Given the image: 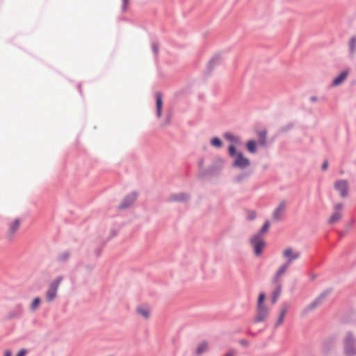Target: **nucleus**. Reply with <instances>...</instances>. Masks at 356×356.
Returning a JSON list of instances; mask_svg holds the SVG:
<instances>
[{
  "label": "nucleus",
  "instance_id": "2eb2a0df",
  "mask_svg": "<svg viewBox=\"0 0 356 356\" xmlns=\"http://www.w3.org/2000/svg\"><path fill=\"white\" fill-rule=\"evenodd\" d=\"M71 252L70 250H65L59 252L56 257V261L60 264H65L70 259Z\"/></svg>",
  "mask_w": 356,
  "mask_h": 356
},
{
  "label": "nucleus",
  "instance_id": "7c9ffc66",
  "mask_svg": "<svg viewBox=\"0 0 356 356\" xmlns=\"http://www.w3.org/2000/svg\"><path fill=\"white\" fill-rule=\"evenodd\" d=\"M265 298V293L263 292L260 293L258 296L257 307H266V305H264Z\"/></svg>",
  "mask_w": 356,
  "mask_h": 356
},
{
  "label": "nucleus",
  "instance_id": "dca6fc26",
  "mask_svg": "<svg viewBox=\"0 0 356 356\" xmlns=\"http://www.w3.org/2000/svg\"><path fill=\"white\" fill-rule=\"evenodd\" d=\"M156 98V115L159 118L161 115L162 112V106H163V100H162V95L161 92H156L155 94Z\"/></svg>",
  "mask_w": 356,
  "mask_h": 356
},
{
  "label": "nucleus",
  "instance_id": "3c124183",
  "mask_svg": "<svg viewBox=\"0 0 356 356\" xmlns=\"http://www.w3.org/2000/svg\"><path fill=\"white\" fill-rule=\"evenodd\" d=\"M77 88H78L80 95H82V89H81V83L78 84Z\"/></svg>",
  "mask_w": 356,
  "mask_h": 356
},
{
  "label": "nucleus",
  "instance_id": "f704fd0d",
  "mask_svg": "<svg viewBox=\"0 0 356 356\" xmlns=\"http://www.w3.org/2000/svg\"><path fill=\"white\" fill-rule=\"evenodd\" d=\"M341 218V215L339 212H334L331 217L330 218L328 222L330 224H332L337 220H339Z\"/></svg>",
  "mask_w": 356,
  "mask_h": 356
},
{
  "label": "nucleus",
  "instance_id": "a18cd8bd",
  "mask_svg": "<svg viewBox=\"0 0 356 356\" xmlns=\"http://www.w3.org/2000/svg\"><path fill=\"white\" fill-rule=\"evenodd\" d=\"M236 354V351L234 350H231L228 353H227L224 356H234Z\"/></svg>",
  "mask_w": 356,
  "mask_h": 356
},
{
  "label": "nucleus",
  "instance_id": "9b49d317",
  "mask_svg": "<svg viewBox=\"0 0 356 356\" xmlns=\"http://www.w3.org/2000/svg\"><path fill=\"white\" fill-rule=\"evenodd\" d=\"M23 314V308L21 304L17 305L7 316L8 319H19L22 317Z\"/></svg>",
  "mask_w": 356,
  "mask_h": 356
},
{
  "label": "nucleus",
  "instance_id": "c03bdc74",
  "mask_svg": "<svg viewBox=\"0 0 356 356\" xmlns=\"http://www.w3.org/2000/svg\"><path fill=\"white\" fill-rule=\"evenodd\" d=\"M327 167H328V161H327V160H325V161L323 163V164H322L321 169H322L323 170H327Z\"/></svg>",
  "mask_w": 356,
  "mask_h": 356
},
{
  "label": "nucleus",
  "instance_id": "412c9836",
  "mask_svg": "<svg viewBox=\"0 0 356 356\" xmlns=\"http://www.w3.org/2000/svg\"><path fill=\"white\" fill-rule=\"evenodd\" d=\"M19 220L18 218H16L10 225L9 227V237H11L18 229L19 227Z\"/></svg>",
  "mask_w": 356,
  "mask_h": 356
},
{
  "label": "nucleus",
  "instance_id": "cd10ccee",
  "mask_svg": "<svg viewBox=\"0 0 356 356\" xmlns=\"http://www.w3.org/2000/svg\"><path fill=\"white\" fill-rule=\"evenodd\" d=\"M40 302L41 299L39 297L35 298L30 305V309L32 312L36 310L39 307Z\"/></svg>",
  "mask_w": 356,
  "mask_h": 356
},
{
  "label": "nucleus",
  "instance_id": "f8f14e48",
  "mask_svg": "<svg viewBox=\"0 0 356 356\" xmlns=\"http://www.w3.org/2000/svg\"><path fill=\"white\" fill-rule=\"evenodd\" d=\"M331 293L330 289L324 290L321 294L316 297L310 304L315 309L320 305L324 299Z\"/></svg>",
  "mask_w": 356,
  "mask_h": 356
},
{
  "label": "nucleus",
  "instance_id": "a19ab883",
  "mask_svg": "<svg viewBox=\"0 0 356 356\" xmlns=\"http://www.w3.org/2000/svg\"><path fill=\"white\" fill-rule=\"evenodd\" d=\"M239 343L241 346H243V347H248L249 345H250V343L248 340L246 339H241L239 341Z\"/></svg>",
  "mask_w": 356,
  "mask_h": 356
},
{
  "label": "nucleus",
  "instance_id": "37998d69",
  "mask_svg": "<svg viewBox=\"0 0 356 356\" xmlns=\"http://www.w3.org/2000/svg\"><path fill=\"white\" fill-rule=\"evenodd\" d=\"M313 309H314V308L309 304L304 309V313H307Z\"/></svg>",
  "mask_w": 356,
  "mask_h": 356
},
{
  "label": "nucleus",
  "instance_id": "ddd939ff",
  "mask_svg": "<svg viewBox=\"0 0 356 356\" xmlns=\"http://www.w3.org/2000/svg\"><path fill=\"white\" fill-rule=\"evenodd\" d=\"M285 208H286V202L284 201H282L273 213V220L277 222L281 220V213L283 211H284Z\"/></svg>",
  "mask_w": 356,
  "mask_h": 356
},
{
  "label": "nucleus",
  "instance_id": "de8ad7c7",
  "mask_svg": "<svg viewBox=\"0 0 356 356\" xmlns=\"http://www.w3.org/2000/svg\"><path fill=\"white\" fill-rule=\"evenodd\" d=\"M117 234H118V232H117V231H116V230H115V229H112V230L111 231V234H110V237H109V238H113V237L117 235Z\"/></svg>",
  "mask_w": 356,
  "mask_h": 356
},
{
  "label": "nucleus",
  "instance_id": "4c0bfd02",
  "mask_svg": "<svg viewBox=\"0 0 356 356\" xmlns=\"http://www.w3.org/2000/svg\"><path fill=\"white\" fill-rule=\"evenodd\" d=\"M255 218H256V213L254 211H252L248 212V214L247 216L248 220H252L255 219Z\"/></svg>",
  "mask_w": 356,
  "mask_h": 356
},
{
  "label": "nucleus",
  "instance_id": "1a4fd4ad",
  "mask_svg": "<svg viewBox=\"0 0 356 356\" xmlns=\"http://www.w3.org/2000/svg\"><path fill=\"white\" fill-rule=\"evenodd\" d=\"M334 188L340 193L341 197L348 195V182L346 180L340 179L335 182Z\"/></svg>",
  "mask_w": 356,
  "mask_h": 356
},
{
  "label": "nucleus",
  "instance_id": "39448f33",
  "mask_svg": "<svg viewBox=\"0 0 356 356\" xmlns=\"http://www.w3.org/2000/svg\"><path fill=\"white\" fill-rule=\"evenodd\" d=\"M269 315V309L266 307H257V314L253 318L254 323H258L264 321Z\"/></svg>",
  "mask_w": 356,
  "mask_h": 356
},
{
  "label": "nucleus",
  "instance_id": "f03ea898",
  "mask_svg": "<svg viewBox=\"0 0 356 356\" xmlns=\"http://www.w3.org/2000/svg\"><path fill=\"white\" fill-rule=\"evenodd\" d=\"M343 353L345 356H356V337L351 331L347 332L344 338Z\"/></svg>",
  "mask_w": 356,
  "mask_h": 356
},
{
  "label": "nucleus",
  "instance_id": "bb28decb",
  "mask_svg": "<svg viewBox=\"0 0 356 356\" xmlns=\"http://www.w3.org/2000/svg\"><path fill=\"white\" fill-rule=\"evenodd\" d=\"M211 145L216 148H220L222 146V141L219 137H213L210 140Z\"/></svg>",
  "mask_w": 356,
  "mask_h": 356
},
{
  "label": "nucleus",
  "instance_id": "473e14b6",
  "mask_svg": "<svg viewBox=\"0 0 356 356\" xmlns=\"http://www.w3.org/2000/svg\"><path fill=\"white\" fill-rule=\"evenodd\" d=\"M151 44H152V49L153 54L155 56V59H156V60H157V56H158V54H159L158 44H157V42L156 41L152 40V42H151Z\"/></svg>",
  "mask_w": 356,
  "mask_h": 356
},
{
  "label": "nucleus",
  "instance_id": "5701e85b",
  "mask_svg": "<svg viewBox=\"0 0 356 356\" xmlns=\"http://www.w3.org/2000/svg\"><path fill=\"white\" fill-rule=\"evenodd\" d=\"M257 147V142L254 140H250L246 143L247 150L252 154L256 152Z\"/></svg>",
  "mask_w": 356,
  "mask_h": 356
},
{
  "label": "nucleus",
  "instance_id": "09e8293b",
  "mask_svg": "<svg viewBox=\"0 0 356 356\" xmlns=\"http://www.w3.org/2000/svg\"><path fill=\"white\" fill-rule=\"evenodd\" d=\"M3 356H12V352L11 350H6L5 352H4V355Z\"/></svg>",
  "mask_w": 356,
  "mask_h": 356
},
{
  "label": "nucleus",
  "instance_id": "7ed1b4c3",
  "mask_svg": "<svg viewBox=\"0 0 356 356\" xmlns=\"http://www.w3.org/2000/svg\"><path fill=\"white\" fill-rule=\"evenodd\" d=\"M222 165L216 163H212L205 170H201L198 172L197 177L200 179H204L206 177H213L217 175L222 170Z\"/></svg>",
  "mask_w": 356,
  "mask_h": 356
},
{
  "label": "nucleus",
  "instance_id": "6e6d98bb",
  "mask_svg": "<svg viewBox=\"0 0 356 356\" xmlns=\"http://www.w3.org/2000/svg\"><path fill=\"white\" fill-rule=\"evenodd\" d=\"M219 161H220L221 164L222 165L223 163V160L222 159H219Z\"/></svg>",
  "mask_w": 356,
  "mask_h": 356
},
{
  "label": "nucleus",
  "instance_id": "c9c22d12",
  "mask_svg": "<svg viewBox=\"0 0 356 356\" xmlns=\"http://www.w3.org/2000/svg\"><path fill=\"white\" fill-rule=\"evenodd\" d=\"M63 280V276H58L50 284L51 286H55V288H58V286L59 284H60V282H62V280Z\"/></svg>",
  "mask_w": 356,
  "mask_h": 356
},
{
  "label": "nucleus",
  "instance_id": "0eeeda50",
  "mask_svg": "<svg viewBox=\"0 0 356 356\" xmlns=\"http://www.w3.org/2000/svg\"><path fill=\"white\" fill-rule=\"evenodd\" d=\"M283 256L287 259V261L284 265L289 267V266L296 259H298L300 256V252H293L292 248H289L284 250L283 252Z\"/></svg>",
  "mask_w": 356,
  "mask_h": 356
},
{
  "label": "nucleus",
  "instance_id": "79ce46f5",
  "mask_svg": "<svg viewBox=\"0 0 356 356\" xmlns=\"http://www.w3.org/2000/svg\"><path fill=\"white\" fill-rule=\"evenodd\" d=\"M128 3L129 0H122V10L123 12L126 10Z\"/></svg>",
  "mask_w": 356,
  "mask_h": 356
},
{
  "label": "nucleus",
  "instance_id": "9d476101",
  "mask_svg": "<svg viewBox=\"0 0 356 356\" xmlns=\"http://www.w3.org/2000/svg\"><path fill=\"white\" fill-rule=\"evenodd\" d=\"M222 62L221 53L214 55L207 64V72L211 73L215 67L219 65Z\"/></svg>",
  "mask_w": 356,
  "mask_h": 356
},
{
  "label": "nucleus",
  "instance_id": "49530a36",
  "mask_svg": "<svg viewBox=\"0 0 356 356\" xmlns=\"http://www.w3.org/2000/svg\"><path fill=\"white\" fill-rule=\"evenodd\" d=\"M95 255L98 257L102 254V249L100 248H98L95 251Z\"/></svg>",
  "mask_w": 356,
  "mask_h": 356
},
{
  "label": "nucleus",
  "instance_id": "c85d7f7f",
  "mask_svg": "<svg viewBox=\"0 0 356 356\" xmlns=\"http://www.w3.org/2000/svg\"><path fill=\"white\" fill-rule=\"evenodd\" d=\"M270 227V222L268 220H266L261 227V228L259 229V231L255 234L259 235V236H261L262 234L267 232Z\"/></svg>",
  "mask_w": 356,
  "mask_h": 356
},
{
  "label": "nucleus",
  "instance_id": "e433bc0d",
  "mask_svg": "<svg viewBox=\"0 0 356 356\" xmlns=\"http://www.w3.org/2000/svg\"><path fill=\"white\" fill-rule=\"evenodd\" d=\"M293 127V124L292 122L289 123L288 124L281 127L280 129V132H286Z\"/></svg>",
  "mask_w": 356,
  "mask_h": 356
},
{
  "label": "nucleus",
  "instance_id": "423d86ee",
  "mask_svg": "<svg viewBox=\"0 0 356 356\" xmlns=\"http://www.w3.org/2000/svg\"><path fill=\"white\" fill-rule=\"evenodd\" d=\"M137 197V193L136 192H131L129 194L127 195L123 200H122V202L118 206V209H125L128 207H129L136 200Z\"/></svg>",
  "mask_w": 356,
  "mask_h": 356
},
{
  "label": "nucleus",
  "instance_id": "c756f323",
  "mask_svg": "<svg viewBox=\"0 0 356 356\" xmlns=\"http://www.w3.org/2000/svg\"><path fill=\"white\" fill-rule=\"evenodd\" d=\"M207 347H208V346L206 342H203V343H200L196 349V355H200L203 354L204 353H205L206 350H207Z\"/></svg>",
  "mask_w": 356,
  "mask_h": 356
},
{
  "label": "nucleus",
  "instance_id": "6ab92c4d",
  "mask_svg": "<svg viewBox=\"0 0 356 356\" xmlns=\"http://www.w3.org/2000/svg\"><path fill=\"white\" fill-rule=\"evenodd\" d=\"M334 341V338H329L325 341L323 345V351L325 355H327L332 348Z\"/></svg>",
  "mask_w": 356,
  "mask_h": 356
},
{
  "label": "nucleus",
  "instance_id": "a211bd4d",
  "mask_svg": "<svg viewBox=\"0 0 356 356\" xmlns=\"http://www.w3.org/2000/svg\"><path fill=\"white\" fill-rule=\"evenodd\" d=\"M58 288H55V286H51V284L49 286V289L46 293V298L48 302H51L56 296Z\"/></svg>",
  "mask_w": 356,
  "mask_h": 356
},
{
  "label": "nucleus",
  "instance_id": "b1692460",
  "mask_svg": "<svg viewBox=\"0 0 356 356\" xmlns=\"http://www.w3.org/2000/svg\"><path fill=\"white\" fill-rule=\"evenodd\" d=\"M288 268V266H286V265H282L280 266V268L277 270V271L276 272L275 275V277L273 278V282L274 283H276L277 282H278L279 280V278L280 277V276L284 273V272L286 271V268Z\"/></svg>",
  "mask_w": 356,
  "mask_h": 356
},
{
  "label": "nucleus",
  "instance_id": "20e7f679",
  "mask_svg": "<svg viewBox=\"0 0 356 356\" xmlns=\"http://www.w3.org/2000/svg\"><path fill=\"white\" fill-rule=\"evenodd\" d=\"M250 243L253 248L254 254L256 256L261 255L266 246V242L262 237L259 236V235H254L250 239Z\"/></svg>",
  "mask_w": 356,
  "mask_h": 356
},
{
  "label": "nucleus",
  "instance_id": "8fccbe9b",
  "mask_svg": "<svg viewBox=\"0 0 356 356\" xmlns=\"http://www.w3.org/2000/svg\"><path fill=\"white\" fill-rule=\"evenodd\" d=\"M247 333H248V334H249V335H250L252 337H256L257 334V332H252L250 330L247 331Z\"/></svg>",
  "mask_w": 356,
  "mask_h": 356
},
{
  "label": "nucleus",
  "instance_id": "a878e982",
  "mask_svg": "<svg viewBox=\"0 0 356 356\" xmlns=\"http://www.w3.org/2000/svg\"><path fill=\"white\" fill-rule=\"evenodd\" d=\"M349 51L351 54H354L356 52V36H353L348 43Z\"/></svg>",
  "mask_w": 356,
  "mask_h": 356
},
{
  "label": "nucleus",
  "instance_id": "4be33fe9",
  "mask_svg": "<svg viewBox=\"0 0 356 356\" xmlns=\"http://www.w3.org/2000/svg\"><path fill=\"white\" fill-rule=\"evenodd\" d=\"M224 137L225 139H227V140H229V142H231L232 144V145H236V144H238L240 141V139L237 136H235L233 134L230 133V132H226L224 134Z\"/></svg>",
  "mask_w": 356,
  "mask_h": 356
},
{
  "label": "nucleus",
  "instance_id": "ea45409f",
  "mask_svg": "<svg viewBox=\"0 0 356 356\" xmlns=\"http://www.w3.org/2000/svg\"><path fill=\"white\" fill-rule=\"evenodd\" d=\"M27 352L28 351L26 348H22L17 353L16 356H25L27 354Z\"/></svg>",
  "mask_w": 356,
  "mask_h": 356
},
{
  "label": "nucleus",
  "instance_id": "aec40b11",
  "mask_svg": "<svg viewBox=\"0 0 356 356\" xmlns=\"http://www.w3.org/2000/svg\"><path fill=\"white\" fill-rule=\"evenodd\" d=\"M281 291L282 286L281 284H278L271 294V302L273 304H275L277 301V299L281 293Z\"/></svg>",
  "mask_w": 356,
  "mask_h": 356
},
{
  "label": "nucleus",
  "instance_id": "5fc2aeb1",
  "mask_svg": "<svg viewBox=\"0 0 356 356\" xmlns=\"http://www.w3.org/2000/svg\"><path fill=\"white\" fill-rule=\"evenodd\" d=\"M341 206H342V204H337V205H336V208H337V209H339V208H341Z\"/></svg>",
  "mask_w": 356,
  "mask_h": 356
},
{
  "label": "nucleus",
  "instance_id": "f257e3e1",
  "mask_svg": "<svg viewBox=\"0 0 356 356\" xmlns=\"http://www.w3.org/2000/svg\"><path fill=\"white\" fill-rule=\"evenodd\" d=\"M228 154L230 157L235 158L232 164V167L244 169L250 165L249 159L245 157L241 152L237 151L236 145H230L228 147Z\"/></svg>",
  "mask_w": 356,
  "mask_h": 356
},
{
  "label": "nucleus",
  "instance_id": "603ef678",
  "mask_svg": "<svg viewBox=\"0 0 356 356\" xmlns=\"http://www.w3.org/2000/svg\"><path fill=\"white\" fill-rule=\"evenodd\" d=\"M310 100H311L312 102H316V101L317 100V97H316V96H312V97H310Z\"/></svg>",
  "mask_w": 356,
  "mask_h": 356
},
{
  "label": "nucleus",
  "instance_id": "58836bf2",
  "mask_svg": "<svg viewBox=\"0 0 356 356\" xmlns=\"http://www.w3.org/2000/svg\"><path fill=\"white\" fill-rule=\"evenodd\" d=\"M204 163V159H203V158H200V159L198 160L197 165H198L199 171H200V170H204V169L203 168Z\"/></svg>",
  "mask_w": 356,
  "mask_h": 356
},
{
  "label": "nucleus",
  "instance_id": "393cba45",
  "mask_svg": "<svg viewBox=\"0 0 356 356\" xmlns=\"http://www.w3.org/2000/svg\"><path fill=\"white\" fill-rule=\"evenodd\" d=\"M267 131L266 130L259 131L258 132L259 143L263 146L266 144Z\"/></svg>",
  "mask_w": 356,
  "mask_h": 356
},
{
  "label": "nucleus",
  "instance_id": "864d4df0",
  "mask_svg": "<svg viewBox=\"0 0 356 356\" xmlns=\"http://www.w3.org/2000/svg\"><path fill=\"white\" fill-rule=\"evenodd\" d=\"M316 276L315 275H312L310 276V280H311L312 281H314V280L316 279Z\"/></svg>",
  "mask_w": 356,
  "mask_h": 356
},
{
  "label": "nucleus",
  "instance_id": "4468645a",
  "mask_svg": "<svg viewBox=\"0 0 356 356\" xmlns=\"http://www.w3.org/2000/svg\"><path fill=\"white\" fill-rule=\"evenodd\" d=\"M288 312V306L286 303L283 304L281 307V310L278 316V318L275 324V328H277L281 324H282L284 316Z\"/></svg>",
  "mask_w": 356,
  "mask_h": 356
},
{
  "label": "nucleus",
  "instance_id": "72a5a7b5",
  "mask_svg": "<svg viewBox=\"0 0 356 356\" xmlns=\"http://www.w3.org/2000/svg\"><path fill=\"white\" fill-rule=\"evenodd\" d=\"M249 176V173L248 172H241L238 174L235 178L234 180L236 182L240 183L244 179L247 178Z\"/></svg>",
  "mask_w": 356,
  "mask_h": 356
},
{
  "label": "nucleus",
  "instance_id": "6e6552de",
  "mask_svg": "<svg viewBox=\"0 0 356 356\" xmlns=\"http://www.w3.org/2000/svg\"><path fill=\"white\" fill-rule=\"evenodd\" d=\"M190 199V195L187 193H173L171 194L168 199V202H186Z\"/></svg>",
  "mask_w": 356,
  "mask_h": 356
},
{
  "label": "nucleus",
  "instance_id": "f3484780",
  "mask_svg": "<svg viewBox=\"0 0 356 356\" xmlns=\"http://www.w3.org/2000/svg\"><path fill=\"white\" fill-rule=\"evenodd\" d=\"M348 73L347 71H342L337 76L333 79L332 86H337L341 84L348 76Z\"/></svg>",
  "mask_w": 356,
  "mask_h": 356
},
{
  "label": "nucleus",
  "instance_id": "2f4dec72",
  "mask_svg": "<svg viewBox=\"0 0 356 356\" xmlns=\"http://www.w3.org/2000/svg\"><path fill=\"white\" fill-rule=\"evenodd\" d=\"M137 312L140 314H141L145 318H147L149 316V312L147 309H145L144 307H139L137 308Z\"/></svg>",
  "mask_w": 356,
  "mask_h": 356
}]
</instances>
